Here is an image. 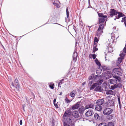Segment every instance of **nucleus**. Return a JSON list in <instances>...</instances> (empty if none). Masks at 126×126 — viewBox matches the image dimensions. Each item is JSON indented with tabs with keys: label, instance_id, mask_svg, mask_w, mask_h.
<instances>
[{
	"label": "nucleus",
	"instance_id": "obj_1",
	"mask_svg": "<svg viewBox=\"0 0 126 126\" xmlns=\"http://www.w3.org/2000/svg\"><path fill=\"white\" fill-rule=\"evenodd\" d=\"M70 113L71 111L70 110H66L63 115V118L65 121L64 122L71 125L73 120L70 118L69 117Z\"/></svg>",
	"mask_w": 126,
	"mask_h": 126
},
{
	"label": "nucleus",
	"instance_id": "obj_2",
	"mask_svg": "<svg viewBox=\"0 0 126 126\" xmlns=\"http://www.w3.org/2000/svg\"><path fill=\"white\" fill-rule=\"evenodd\" d=\"M11 88L14 90H18L19 88V84L17 78L15 80L14 82H12L11 84Z\"/></svg>",
	"mask_w": 126,
	"mask_h": 126
},
{
	"label": "nucleus",
	"instance_id": "obj_3",
	"mask_svg": "<svg viewBox=\"0 0 126 126\" xmlns=\"http://www.w3.org/2000/svg\"><path fill=\"white\" fill-rule=\"evenodd\" d=\"M113 42V40L112 38V37L110 39H108L107 42L106 44L107 45V47L109 53H111V51L112 52V49L111 47V44Z\"/></svg>",
	"mask_w": 126,
	"mask_h": 126
},
{
	"label": "nucleus",
	"instance_id": "obj_4",
	"mask_svg": "<svg viewBox=\"0 0 126 126\" xmlns=\"http://www.w3.org/2000/svg\"><path fill=\"white\" fill-rule=\"evenodd\" d=\"M104 27V24H101L100 25L99 28L96 33V36L99 37L102 33L103 32V29Z\"/></svg>",
	"mask_w": 126,
	"mask_h": 126
},
{
	"label": "nucleus",
	"instance_id": "obj_5",
	"mask_svg": "<svg viewBox=\"0 0 126 126\" xmlns=\"http://www.w3.org/2000/svg\"><path fill=\"white\" fill-rule=\"evenodd\" d=\"M98 15L99 17V23H103L105 20V19L107 18V16L106 15H103V14L102 13H98Z\"/></svg>",
	"mask_w": 126,
	"mask_h": 126
},
{
	"label": "nucleus",
	"instance_id": "obj_6",
	"mask_svg": "<svg viewBox=\"0 0 126 126\" xmlns=\"http://www.w3.org/2000/svg\"><path fill=\"white\" fill-rule=\"evenodd\" d=\"M120 68H115L113 70L112 73L114 74L117 75L119 76H121L122 75V73L120 71Z\"/></svg>",
	"mask_w": 126,
	"mask_h": 126
},
{
	"label": "nucleus",
	"instance_id": "obj_7",
	"mask_svg": "<svg viewBox=\"0 0 126 126\" xmlns=\"http://www.w3.org/2000/svg\"><path fill=\"white\" fill-rule=\"evenodd\" d=\"M113 111L112 109L109 108H105L103 111V114L105 115H108L110 114Z\"/></svg>",
	"mask_w": 126,
	"mask_h": 126
},
{
	"label": "nucleus",
	"instance_id": "obj_8",
	"mask_svg": "<svg viewBox=\"0 0 126 126\" xmlns=\"http://www.w3.org/2000/svg\"><path fill=\"white\" fill-rule=\"evenodd\" d=\"M99 77H100L99 76H94L93 75H92L89 76L88 79L89 80H93V79L94 81L98 82L100 79Z\"/></svg>",
	"mask_w": 126,
	"mask_h": 126
},
{
	"label": "nucleus",
	"instance_id": "obj_9",
	"mask_svg": "<svg viewBox=\"0 0 126 126\" xmlns=\"http://www.w3.org/2000/svg\"><path fill=\"white\" fill-rule=\"evenodd\" d=\"M118 12H116L114 9H111L110 11V16L112 17L113 16L117 15Z\"/></svg>",
	"mask_w": 126,
	"mask_h": 126
},
{
	"label": "nucleus",
	"instance_id": "obj_10",
	"mask_svg": "<svg viewBox=\"0 0 126 126\" xmlns=\"http://www.w3.org/2000/svg\"><path fill=\"white\" fill-rule=\"evenodd\" d=\"M72 115L76 118H78L79 116V115L78 111L75 110L72 112Z\"/></svg>",
	"mask_w": 126,
	"mask_h": 126
},
{
	"label": "nucleus",
	"instance_id": "obj_11",
	"mask_svg": "<svg viewBox=\"0 0 126 126\" xmlns=\"http://www.w3.org/2000/svg\"><path fill=\"white\" fill-rule=\"evenodd\" d=\"M93 111L91 109L89 110L85 113V115L87 116H90L93 115Z\"/></svg>",
	"mask_w": 126,
	"mask_h": 126
},
{
	"label": "nucleus",
	"instance_id": "obj_12",
	"mask_svg": "<svg viewBox=\"0 0 126 126\" xmlns=\"http://www.w3.org/2000/svg\"><path fill=\"white\" fill-rule=\"evenodd\" d=\"M94 104L92 103H90L87 105L85 106V109H88L89 108H92L94 109Z\"/></svg>",
	"mask_w": 126,
	"mask_h": 126
},
{
	"label": "nucleus",
	"instance_id": "obj_13",
	"mask_svg": "<svg viewBox=\"0 0 126 126\" xmlns=\"http://www.w3.org/2000/svg\"><path fill=\"white\" fill-rule=\"evenodd\" d=\"M99 84H98L97 83H94L91 87L90 88V90H91L93 89L94 88H95L98 85H101L102 82H101V81H99Z\"/></svg>",
	"mask_w": 126,
	"mask_h": 126
},
{
	"label": "nucleus",
	"instance_id": "obj_14",
	"mask_svg": "<svg viewBox=\"0 0 126 126\" xmlns=\"http://www.w3.org/2000/svg\"><path fill=\"white\" fill-rule=\"evenodd\" d=\"M108 82L111 84H116L117 82V80L114 79H111L109 80Z\"/></svg>",
	"mask_w": 126,
	"mask_h": 126
},
{
	"label": "nucleus",
	"instance_id": "obj_15",
	"mask_svg": "<svg viewBox=\"0 0 126 126\" xmlns=\"http://www.w3.org/2000/svg\"><path fill=\"white\" fill-rule=\"evenodd\" d=\"M104 102V101L103 99H100L97 100L96 102L97 105H102Z\"/></svg>",
	"mask_w": 126,
	"mask_h": 126
},
{
	"label": "nucleus",
	"instance_id": "obj_16",
	"mask_svg": "<svg viewBox=\"0 0 126 126\" xmlns=\"http://www.w3.org/2000/svg\"><path fill=\"white\" fill-rule=\"evenodd\" d=\"M102 109V106L97 105L95 106V110H96L99 111H100Z\"/></svg>",
	"mask_w": 126,
	"mask_h": 126
},
{
	"label": "nucleus",
	"instance_id": "obj_17",
	"mask_svg": "<svg viewBox=\"0 0 126 126\" xmlns=\"http://www.w3.org/2000/svg\"><path fill=\"white\" fill-rule=\"evenodd\" d=\"M77 54L76 52H74L73 54V60L75 62L77 60Z\"/></svg>",
	"mask_w": 126,
	"mask_h": 126
},
{
	"label": "nucleus",
	"instance_id": "obj_18",
	"mask_svg": "<svg viewBox=\"0 0 126 126\" xmlns=\"http://www.w3.org/2000/svg\"><path fill=\"white\" fill-rule=\"evenodd\" d=\"M79 106V104L78 103H76L72 106V109L74 110L77 109Z\"/></svg>",
	"mask_w": 126,
	"mask_h": 126
},
{
	"label": "nucleus",
	"instance_id": "obj_19",
	"mask_svg": "<svg viewBox=\"0 0 126 126\" xmlns=\"http://www.w3.org/2000/svg\"><path fill=\"white\" fill-rule=\"evenodd\" d=\"M125 53L123 51H121V53L120 54V57L118 58L121 59V60H122L124 59V57L125 55Z\"/></svg>",
	"mask_w": 126,
	"mask_h": 126
},
{
	"label": "nucleus",
	"instance_id": "obj_20",
	"mask_svg": "<svg viewBox=\"0 0 126 126\" xmlns=\"http://www.w3.org/2000/svg\"><path fill=\"white\" fill-rule=\"evenodd\" d=\"M76 93V91L75 90H74L71 92L69 95L72 97H73L75 96Z\"/></svg>",
	"mask_w": 126,
	"mask_h": 126
},
{
	"label": "nucleus",
	"instance_id": "obj_21",
	"mask_svg": "<svg viewBox=\"0 0 126 126\" xmlns=\"http://www.w3.org/2000/svg\"><path fill=\"white\" fill-rule=\"evenodd\" d=\"M108 104L110 106H114V101L112 100H109L108 102Z\"/></svg>",
	"mask_w": 126,
	"mask_h": 126
},
{
	"label": "nucleus",
	"instance_id": "obj_22",
	"mask_svg": "<svg viewBox=\"0 0 126 126\" xmlns=\"http://www.w3.org/2000/svg\"><path fill=\"white\" fill-rule=\"evenodd\" d=\"M97 86V87L95 89V90L96 91L102 92V89L101 88V86L99 85Z\"/></svg>",
	"mask_w": 126,
	"mask_h": 126
},
{
	"label": "nucleus",
	"instance_id": "obj_23",
	"mask_svg": "<svg viewBox=\"0 0 126 126\" xmlns=\"http://www.w3.org/2000/svg\"><path fill=\"white\" fill-rule=\"evenodd\" d=\"M97 37H95L94 38V45H95L97 44V43H98V42L99 41V36L98 37L97 36Z\"/></svg>",
	"mask_w": 126,
	"mask_h": 126
},
{
	"label": "nucleus",
	"instance_id": "obj_24",
	"mask_svg": "<svg viewBox=\"0 0 126 126\" xmlns=\"http://www.w3.org/2000/svg\"><path fill=\"white\" fill-rule=\"evenodd\" d=\"M94 117L95 119L97 120H99L100 118L99 115L97 113H95L94 114Z\"/></svg>",
	"mask_w": 126,
	"mask_h": 126
},
{
	"label": "nucleus",
	"instance_id": "obj_25",
	"mask_svg": "<svg viewBox=\"0 0 126 126\" xmlns=\"http://www.w3.org/2000/svg\"><path fill=\"white\" fill-rule=\"evenodd\" d=\"M84 107H82L79 109V111L80 113L82 114L83 113L84 110Z\"/></svg>",
	"mask_w": 126,
	"mask_h": 126
},
{
	"label": "nucleus",
	"instance_id": "obj_26",
	"mask_svg": "<svg viewBox=\"0 0 126 126\" xmlns=\"http://www.w3.org/2000/svg\"><path fill=\"white\" fill-rule=\"evenodd\" d=\"M118 15L117 16V19H119L120 17L124 16L125 15L121 12H118Z\"/></svg>",
	"mask_w": 126,
	"mask_h": 126
},
{
	"label": "nucleus",
	"instance_id": "obj_27",
	"mask_svg": "<svg viewBox=\"0 0 126 126\" xmlns=\"http://www.w3.org/2000/svg\"><path fill=\"white\" fill-rule=\"evenodd\" d=\"M122 61V60L121 59L118 58V60L116 63V65L118 66L119 65Z\"/></svg>",
	"mask_w": 126,
	"mask_h": 126
},
{
	"label": "nucleus",
	"instance_id": "obj_28",
	"mask_svg": "<svg viewBox=\"0 0 126 126\" xmlns=\"http://www.w3.org/2000/svg\"><path fill=\"white\" fill-rule=\"evenodd\" d=\"M107 75L108 76L107 78H110L113 75L111 72L108 71L107 72Z\"/></svg>",
	"mask_w": 126,
	"mask_h": 126
},
{
	"label": "nucleus",
	"instance_id": "obj_29",
	"mask_svg": "<svg viewBox=\"0 0 126 126\" xmlns=\"http://www.w3.org/2000/svg\"><path fill=\"white\" fill-rule=\"evenodd\" d=\"M95 62L96 64L99 67H100L101 65V64L100 62L98 61L97 59H96L95 60Z\"/></svg>",
	"mask_w": 126,
	"mask_h": 126
},
{
	"label": "nucleus",
	"instance_id": "obj_30",
	"mask_svg": "<svg viewBox=\"0 0 126 126\" xmlns=\"http://www.w3.org/2000/svg\"><path fill=\"white\" fill-rule=\"evenodd\" d=\"M97 45H94V47L93 48V51L94 52H95L97 50H98V48H97L96 47L97 46Z\"/></svg>",
	"mask_w": 126,
	"mask_h": 126
},
{
	"label": "nucleus",
	"instance_id": "obj_31",
	"mask_svg": "<svg viewBox=\"0 0 126 126\" xmlns=\"http://www.w3.org/2000/svg\"><path fill=\"white\" fill-rule=\"evenodd\" d=\"M102 69L104 71H105L107 70H109V68L106 66H103L102 67Z\"/></svg>",
	"mask_w": 126,
	"mask_h": 126
},
{
	"label": "nucleus",
	"instance_id": "obj_32",
	"mask_svg": "<svg viewBox=\"0 0 126 126\" xmlns=\"http://www.w3.org/2000/svg\"><path fill=\"white\" fill-rule=\"evenodd\" d=\"M49 87L52 89H53L54 88V84L52 82L50 83V84L49 85Z\"/></svg>",
	"mask_w": 126,
	"mask_h": 126
},
{
	"label": "nucleus",
	"instance_id": "obj_33",
	"mask_svg": "<svg viewBox=\"0 0 126 126\" xmlns=\"http://www.w3.org/2000/svg\"><path fill=\"white\" fill-rule=\"evenodd\" d=\"M96 126H107L106 123H100L98 125H96Z\"/></svg>",
	"mask_w": 126,
	"mask_h": 126
},
{
	"label": "nucleus",
	"instance_id": "obj_34",
	"mask_svg": "<svg viewBox=\"0 0 126 126\" xmlns=\"http://www.w3.org/2000/svg\"><path fill=\"white\" fill-rule=\"evenodd\" d=\"M108 126H114V124L113 122H110L108 123Z\"/></svg>",
	"mask_w": 126,
	"mask_h": 126
},
{
	"label": "nucleus",
	"instance_id": "obj_35",
	"mask_svg": "<svg viewBox=\"0 0 126 126\" xmlns=\"http://www.w3.org/2000/svg\"><path fill=\"white\" fill-rule=\"evenodd\" d=\"M63 79H62L61 80L60 82L58 83V87H61V85L62 84L63 82L62 81L63 80Z\"/></svg>",
	"mask_w": 126,
	"mask_h": 126
},
{
	"label": "nucleus",
	"instance_id": "obj_36",
	"mask_svg": "<svg viewBox=\"0 0 126 126\" xmlns=\"http://www.w3.org/2000/svg\"><path fill=\"white\" fill-rule=\"evenodd\" d=\"M107 94H112L113 92L112 90H110L106 92Z\"/></svg>",
	"mask_w": 126,
	"mask_h": 126
},
{
	"label": "nucleus",
	"instance_id": "obj_37",
	"mask_svg": "<svg viewBox=\"0 0 126 126\" xmlns=\"http://www.w3.org/2000/svg\"><path fill=\"white\" fill-rule=\"evenodd\" d=\"M66 14L67 17L68 18L69 16V12L67 7L66 8Z\"/></svg>",
	"mask_w": 126,
	"mask_h": 126
},
{
	"label": "nucleus",
	"instance_id": "obj_38",
	"mask_svg": "<svg viewBox=\"0 0 126 126\" xmlns=\"http://www.w3.org/2000/svg\"><path fill=\"white\" fill-rule=\"evenodd\" d=\"M116 87L117 88V87H119V88H121L122 87V84L121 83H118L116 85Z\"/></svg>",
	"mask_w": 126,
	"mask_h": 126
},
{
	"label": "nucleus",
	"instance_id": "obj_39",
	"mask_svg": "<svg viewBox=\"0 0 126 126\" xmlns=\"http://www.w3.org/2000/svg\"><path fill=\"white\" fill-rule=\"evenodd\" d=\"M64 126H71V125L68 124L66 122H64L63 123Z\"/></svg>",
	"mask_w": 126,
	"mask_h": 126
},
{
	"label": "nucleus",
	"instance_id": "obj_40",
	"mask_svg": "<svg viewBox=\"0 0 126 126\" xmlns=\"http://www.w3.org/2000/svg\"><path fill=\"white\" fill-rule=\"evenodd\" d=\"M116 84L114 85V86H111L110 87V89L112 90H114V89L116 88Z\"/></svg>",
	"mask_w": 126,
	"mask_h": 126
},
{
	"label": "nucleus",
	"instance_id": "obj_41",
	"mask_svg": "<svg viewBox=\"0 0 126 126\" xmlns=\"http://www.w3.org/2000/svg\"><path fill=\"white\" fill-rule=\"evenodd\" d=\"M65 101L67 103H69L71 102V101L69 100V99L67 97H66L65 99Z\"/></svg>",
	"mask_w": 126,
	"mask_h": 126
},
{
	"label": "nucleus",
	"instance_id": "obj_42",
	"mask_svg": "<svg viewBox=\"0 0 126 126\" xmlns=\"http://www.w3.org/2000/svg\"><path fill=\"white\" fill-rule=\"evenodd\" d=\"M125 21H126V17H124L121 20V22H124Z\"/></svg>",
	"mask_w": 126,
	"mask_h": 126
},
{
	"label": "nucleus",
	"instance_id": "obj_43",
	"mask_svg": "<svg viewBox=\"0 0 126 126\" xmlns=\"http://www.w3.org/2000/svg\"><path fill=\"white\" fill-rule=\"evenodd\" d=\"M125 21H126V17H124L121 20V22H124Z\"/></svg>",
	"mask_w": 126,
	"mask_h": 126
},
{
	"label": "nucleus",
	"instance_id": "obj_44",
	"mask_svg": "<svg viewBox=\"0 0 126 126\" xmlns=\"http://www.w3.org/2000/svg\"><path fill=\"white\" fill-rule=\"evenodd\" d=\"M118 104L120 106V108H121V104H120V97H119L118 98Z\"/></svg>",
	"mask_w": 126,
	"mask_h": 126
},
{
	"label": "nucleus",
	"instance_id": "obj_45",
	"mask_svg": "<svg viewBox=\"0 0 126 126\" xmlns=\"http://www.w3.org/2000/svg\"><path fill=\"white\" fill-rule=\"evenodd\" d=\"M93 82V80H89V85H91Z\"/></svg>",
	"mask_w": 126,
	"mask_h": 126
},
{
	"label": "nucleus",
	"instance_id": "obj_46",
	"mask_svg": "<svg viewBox=\"0 0 126 126\" xmlns=\"http://www.w3.org/2000/svg\"><path fill=\"white\" fill-rule=\"evenodd\" d=\"M118 80L119 82H121V78L119 77V78L117 79V80Z\"/></svg>",
	"mask_w": 126,
	"mask_h": 126
},
{
	"label": "nucleus",
	"instance_id": "obj_47",
	"mask_svg": "<svg viewBox=\"0 0 126 126\" xmlns=\"http://www.w3.org/2000/svg\"><path fill=\"white\" fill-rule=\"evenodd\" d=\"M53 104H54V106L55 107V108H58V105L57 104V103H54Z\"/></svg>",
	"mask_w": 126,
	"mask_h": 126
},
{
	"label": "nucleus",
	"instance_id": "obj_48",
	"mask_svg": "<svg viewBox=\"0 0 126 126\" xmlns=\"http://www.w3.org/2000/svg\"><path fill=\"white\" fill-rule=\"evenodd\" d=\"M53 4L55 6L57 7H58L59 6V4L57 3H53Z\"/></svg>",
	"mask_w": 126,
	"mask_h": 126
},
{
	"label": "nucleus",
	"instance_id": "obj_49",
	"mask_svg": "<svg viewBox=\"0 0 126 126\" xmlns=\"http://www.w3.org/2000/svg\"><path fill=\"white\" fill-rule=\"evenodd\" d=\"M96 55H95V54H93V56H92V57H93V59H95L96 58Z\"/></svg>",
	"mask_w": 126,
	"mask_h": 126
},
{
	"label": "nucleus",
	"instance_id": "obj_50",
	"mask_svg": "<svg viewBox=\"0 0 126 126\" xmlns=\"http://www.w3.org/2000/svg\"><path fill=\"white\" fill-rule=\"evenodd\" d=\"M113 77L114 78H115V79H117L119 78V77L116 76H113Z\"/></svg>",
	"mask_w": 126,
	"mask_h": 126
},
{
	"label": "nucleus",
	"instance_id": "obj_51",
	"mask_svg": "<svg viewBox=\"0 0 126 126\" xmlns=\"http://www.w3.org/2000/svg\"><path fill=\"white\" fill-rule=\"evenodd\" d=\"M20 124V125H22V121L21 120H20V122H19Z\"/></svg>",
	"mask_w": 126,
	"mask_h": 126
},
{
	"label": "nucleus",
	"instance_id": "obj_52",
	"mask_svg": "<svg viewBox=\"0 0 126 126\" xmlns=\"http://www.w3.org/2000/svg\"><path fill=\"white\" fill-rule=\"evenodd\" d=\"M52 126H53L55 125V124H54V120H53L52 122L51 123V124H52Z\"/></svg>",
	"mask_w": 126,
	"mask_h": 126
},
{
	"label": "nucleus",
	"instance_id": "obj_53",
	"mask_svg": "<svg viewBox=\"0 0 126 126\" xmlns=\"http://www.w3.org/2000/svg\"><path fill=\"white\" fill-rule=\"evenodd\" d=\"M56 99H54L53 100V103H56Z\"/></svg>",
	"mask_w": 126,
	"mask_h": 126
},
{
	"label": "nucleus",
	"instance_id": "obj_54",
	"mask_svg": "<svg viewBox=\"0 0 126 126\" xmlns=\"http://www.w3.org/2000/svg\"><path fill=\"white\" fill-rule=\"evenodd\" d=\"M85 82H84L83 83H82V85H85Z\"/></svg>",
	"mask_w": 126,
	"mask_h": 126
},
{
	"label": "nucleus",
	"instance_id": "obj_55",
	"mask_svg": "<svg viewBox=\"0 0 126 126\" xmlns=\"http://www.w3.org/2000/svg\"><path fill=\"white\" fill-rule=\"evenodd\" d=\"M117 16H116L115 17V18L114 19V20H115L116 19H117Z\"/></svg>",
	"mask_w": 126,
	"mask_h": 126
},
{
	"label": "nucleus",
	"instance_id": "obj_56",
	"mask_svg": "<svg viewBox=\"0 0 126 126\" xmlns=\"http://www.w3.org/2000/svg\"><path fill=\"white\" fill-rule=\"evenodd\" d=\"M22 107H23H23H24V108L25 107V104L23 105H22Z\"/></svg>",
	"mask_w": 126,
	"mask_h": 126
},
{
	"label": "nucleus",
	"instance_id": "obj_57",
	"mask_svg": "<svg viewBox=\"0 0 126 126\" xmlns=\"http://www.w3.org/2000/svg\"><path fill=\"white\" fill-rule=\"evenodd\" d=\"M124 23L125 24V25L126 27V21H125Z\"/></svg>",
	"mask_w": 126,
	"mask_h": 126
},
{
	"label": "nucleus",
	"instance_id": "obj_58",
	"mask_svg": "<svg viewBox=\"0 0 126 126\" xmlns=\"http://www.w3.org/2000/svg\"><path fill=\"white\" fill-rule=\"evenodd\" d=\"M88 27H89V29H90L91 27V26H88Z\"/></svg>",
	"mask_w": 126,
	"mask_h": 126
},
{
	"label": "nucleus",
	"instance_id": "obj_59",
	"mask_svg": "<svg viewBox=\"0 0 126 126\" xmlns=\"http://www.w3.org/2000/svg\"><path fill=\"white\" fill-rule=\"evenodd\" d=\"M62 92H61L60 94H59V95H61L62 94Z\"/></svg>",
	"mask_w": 126,
	"mask_h": 126
},
{
	"label": "nucleus",
	"instance_id": "obj_60",
	"mask_svg": "<svg viewBox=\"0 0 126 126\" xmlns=\"http://www.w3.org/2000/svg\"><path fill=\"white\" fill-rule=\"evenodd\" d=\"M23 110H24V111H25L24 108V107H23Z\"/></svg>",
	"mask_w": 126,
	"mask_h": 126
},
{
	"label": "nucleus",
	"instance_id": "obj_61",
	"mask_svg": "<svg viewBox=\"0 0 126 126\" xmlns=\"http://www.w3.org/2000/svg\"><path fill=\"white\" fill-rule=\"evenodd\" d=\"M119 1H120V0H119Z\"/></svg>",
	"mask_w": 126,
	"mask_h": 126
}]
</instances>
